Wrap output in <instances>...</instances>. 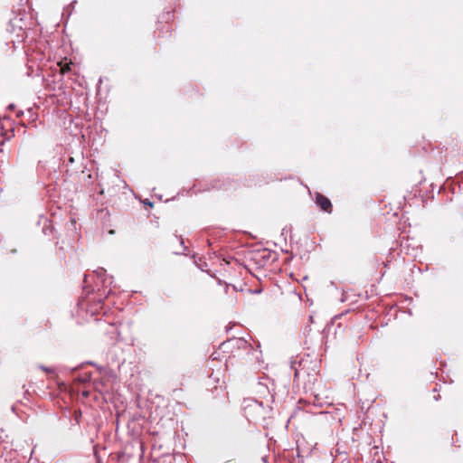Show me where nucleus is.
Here are the masks:
<instances>
[{"instance_id":"f257e3e1","label":"nucleus","mask_w":463,"mask_h":463,"mask_svg":"<svg viewBox=\"0 0 463 463\" xmlns=\"http://www.w3.org/2000/svg\"><path fill=\"white\" fill-rule=\"evenodd\" d=\"M242 409L244 415L249 421H254L265 417V409L262 402L255 399L247 398L243 400Z\"/></svg>"},{"instance_id":"f03ea898","label":"nucleus","mask_w":463,"mask_h":463,"mask_svg":"<svg viewBox=\"0 0 463 463\" xmlns=\"http://www.w3.org/2000/svg\"><path fill=\"white\" fill-rule=\"evenodd\" d=\"M316 203L325 212L331 213L332 212V203L328 198L324 196L321 194H317L316 196Z\"/></svg>"},{"instance_id":"7ed1b4c3","label":"nucleus","mask_w":463,"mask_h":463,"mask_svg":"<svg viewBox=\"0 0 463 463\" xmlns=\"http://www.w3.org/2000/svg\"><path fill=\"white\" fill-rule=\"evenodd\" d=\"M228 343L242 349H247L250 346V345L242 337H233L232 339H230Z\"/></svg>"},{"instance_id":"20e7f679","label":"nucleus","mask_w":463,"mask_h":463,"mask_svg":"<svg viewBox=\"0 0 463 463\" xmlns=\"http://www.w3.org/2000/svg\"><path fill=\"white\" fill-rule=\"evenodd\" d=\"M77 2L76 1H73L69 6H67L65 9H64V12H63V15L65 14V13H68V15L71 14V6H73Z\"/></svg>"},{"instance_id":"39448f33","label":"nucleus","mask_w":463,"mask_h":463,"mask_svg":"<svg viewBox=\"0 0 463 463\" xmlns=\"http://www.w3.org/2000/svg\"><path fill=\"white\" fill-rule=\"evenodd\" d=\"M90 379V375L85 374L83 377L79 378V382L85 383V382L89 381Z\"/></svg>"},{"instance_id":"423d86ee","label":"nucleus","mask_w":463,"mask_h":463,"mask_svg":"<svg viewBox=\"0 0 463 463\" xmlns=\"http://www.w3.org/2000/svg\"><path fill=\"white\" fill-rule=\"evenodd\" d=\"M105 272H106V270H105V269H101L99 271H97V275H98L99 277H101V276L103 275V273H105Z\"/></svg>"},{"instance_id":"0eeeda50","label":"nucleus","mask_w":463,"mask_h":463,"mask_svg":"<svg viewBox=\"0 0 463 463\" xmlns=\"http://www.w3.org/2000/svg\"><path fill=\"white\" fill-rule=\"evenodd\" d=\"M10 109H13L14 108V104H10L9 107H8Z\"/></svg>"},{"instance_id":"6e6552de","label":"nucleus","mask_w":463,"mask_h":463,"mask_svg":"<svg viewBox=\"0 0 463 463\" xmlns=\"http://www.w3.org/2000/svg\"><path fill=\"white\" fill-rule=\"evenodd\" d=\"M22 115H23V111H19V112L17 113V117H21Z\"/></svg>"},{"instance_id":"1a4fd4ad","label":"nucleus","mask_w":463,"mask_h":463,"mask_svg":"<svg viewBox=\"0 0 463 463\" xmlns=\"http://www.w3.org/2000/svg\"><path fill=\"white\" fill-rule=\"evenodd\" d=\"M42 369L44 370V371H49L48 369H46L44 366H42Z\"/></svg>"},{"instance_id":"9d476101","label":"nucleus","mask_w":463,"mask_h":463,"mask_svg":"<svg viewBox=\"0 0 463 463\" xmlns=\"http://www.w3.org/2000/svg\"><path fill=\"white\" fill-rule=\"evenodd\" d=\"M439 399V395L435 397V400L438 401Z\"/></svg>"}]
</instances>
